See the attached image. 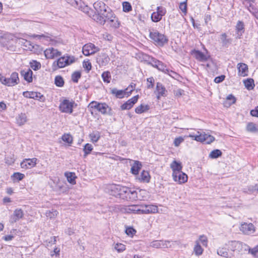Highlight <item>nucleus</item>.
Listing matches in <instances>:
<instances>
[{"label": "nucleus", "mask_w": 258, "mask_h": 258, "mask_svg": "<svg viewBox=\"0 0 258 258\" xmlns=\"http://www.w3.org/2000/svg\"><path fill=\"white\" fill-rule=\"evenodd\" d=\"M247 8L249 12L253 16L258 12V10L253 6V4L252 5L247 6Z\"/></svg>", "instance_id": "nucleus-64"}, {"label": "nucleus", "mask_w": 258, "mask_h": 258, "mask_svg": "<svg viewBox=\"0 0 258 258\" xmlns=\"http://www.w3.org/2000/svg\"><path fill=\"white\" fill-rule=\"evenodd\" d=\"M58 214V212L54 210L51 209V210H48L46 212L45 215L46 217L49 218L50 219H52L55 218L57 215Z\"/></svg>", "instance_id": "nucleus-48"}, {"label": "nucleus", "mask_w": 258, "mask_h": 258, "mask_svg": "<svg viewBox=\"0 0 258 258\" xmlns=\"http://www.w3.org/2000/svg\"><path fill=\"white\" fill-rule=\"evenodd\" d=\"M102 78L104 82H106L107 83H109L111 79L110 73L108 72H103L102 74Z\"/></svg>", "instance_id": "nucleus-54"}, {"label": "nucleus", "mask_w": 258, "mask_h": 258, "mask_svg": "<svg viewBox=\"0 0 258 258\" xmlns=\"http://www.w3.org/2000/svg\"><path fill=\"white\" fill-rule=\"evenodd\" d=\"M89 138L93 143H96L100 138V134L98 131H94L89 135Z\"/></svg>", "instance_id": "nucleus-39"}, {"label": "nucleus", "mask_w": 258, "mask_h": 258, "mask_svg": "<svg viewBox=\"0 0 258 258\" xmlns=\"http://www.w3.org/2000/svg\"><path fill=\"white\" fill-rule=\"evenodd\" d=\"M138 179L141 182H149L150 179V176L148 171L143 170L138 177Z\"/></svg>", "instance_id": "nucleus-33"}, {"label": "nucleus", "mask_w": 258, "mask_h": 258, "mask_svg": "<svg viewBox=\"0 0 258 258\" xmlns=\"http://www.w3.org/2000/svg\"><path fill=\"white\" fill-rule=\"evenodd\" d=\"M246 130L248 132H256L258 131L256 125L253 122H249L246 126Z\"/></svg>", "instance_id": "nucleus-51"}, {"label": "nucleus", "mask_w": 258, "mask_h": 258, "mask_svg": "<svg viewBox=\"0 0 258 258\" xmlns=\"http://www.w3.org/2000/svg\"><path fill=\"white\" fill-rule=\"evenodd\" d=\"M125 233L130 236L133 237L136 233V230L132 227H129L126 228Z\"/></svg>", "instance_id": "nucleus-58"}, {"label": "nucleus", "mask_w": 258, "mask_h": 258, "mask_svg": "<svg viewBox=\"0 0 258 258\" xmlns=\"http://www.w3.org/2000/svg\"><path fill=\"white\" fill-rule=\"evenodd\" d=\"M83 68L88 72L92 69L91 63L90 62L89 60L87 59L84 60L83 62Z\"/></svg>", "instance_id": "nucleus-55"}, {"label": "nucleus", "mask_w": 258, "mask_h": 258, "mask_svg": "<svg viewBox=\"0 0 258 258\" xmlns=\"http://www.w3.org/2000/svg\"><path fill=\"white\" fill-rule=\"evenodd\" d=\"M109 22L110 25L113 28H118L119 26V23L118 19L113 14L107 21Z\"/></svg>", "instance_id": "nucleus-34"}, {"label": "nucleus", "mask_w": 258, "mask_h": 258, "mask_svg": "<svg viewBox=\"0 0 258 258\" xmlns=\"http://www.w3.org/2000/svg\"><path fill=\"white\" fill-rule=\"evenodd\" d=\"M67 180L69 182L72 184L75 183V179L76 178L75 174L73 172H68L65 173Z\"/></svg>", "instance_id": "nucleus-46"}, {"label": "nucleus", "mask_w": 258, "mask_h": 258, "mask_svg": "<svg viewBox=\"0 0 258 258\" xmlns=\"http://www.w3.org/2000/svg\"><path fill=\"white\" fill-rule=\"evenodd\" d=\"M172 177L174 181L179 184L186 182L188 179L187 175L182 171L172 175Z\"/></svg>", "instance_id": "nucleus-19"}, {"label": "nucleus", "mask_w": 258, "mask_h": 258, "mask_svg": "<svg viewBox=\"0 0 258 258\" xmlns=\"http://www.w3.org/2000/svg\"><path fill=\"white\" fill-rule=\"evenodd\" d=\"M194 251L197 255H200L203 253V249L198 242H197L194 247Z\"/></svg>", "instance_id": "nucleus-53"}, {"label": "nucleus", "mask_w": 258, "mask_h": 258, "mask_svg": "<svg viewBox=\"0 0 258 258\" xmlns=\"http://www.w3.org/2000/svg\"><path fill=\"white\" fill-rule=\"evenodd\" d=\"M123 11L125 12H128L132 10V6L128 2H124L122 4Z\"/></svg>", "instance_id": "nucleus-59"}, {"label": "nucleus", "mask_w": 258, "mask_h": 258, "mask_svg": "<svg viewBox=\"0 0 258 258\" xmlns=\"http://www.w3.org/2000/svg\"><path fill=\"white\" fill-rule=\"evenodd\" d=\"M27 121V117L25 114L21 113L17 117V122L19 125L24 124Z\"/></svg>", "instance_id": "nucleus-44"}, {"label": "nucleus", "mask_w": 258, "mask_h": 258, "mask_svg": "<svg viewBox=\"0 0 258 258\" xmlns=\"http://www.w3.org/2000/svg\"><path fill=\"white\" fill-rule=\"evenodd\" d=\"M112 14L111 11H108L107 13H103L101 15H92V19L100 24L104 25Z\"/></svg>", "instance_id": "nucleus-13"}, {"label": "nucleus", "mask_w": 258, "mask_h": 258, "mask_svg": "<svg viewBox=\"0 0 258 258\" xmlns=\"http://www.w3.org/2000/svg\"><path fill=\"white\" fill-rule=\"evenodd\" d=\"M44 53L47 59H54L61 55L60 51L52 47L46 49L44 51Z\"/></svg>", "instance_id": "nucleus-16"}, {"label": "nucleus", "mask_w": 258, "mask_h": 258, "mask_svg": "<svg viewBox=\"0 0 258 258\" xmlns=\"http://www.w3.org/2000/svg\"><path fill=\"white\" fill-rule=\"evenodd\" d=\"M228 248L232 251L244 252L248 248V245L239 241H231L228 243Z\"/></svg>", "instance_id": "nucleus-5"}, {"label": "nucleus", "mask_w": 258, "mask_h": 258, "mask_svg": "<svg viewBox=\"0 0 258 258\" xmlns=\"http://www.w3.org/2000/svg\"><path fill=\"white\" fill-rule=\"evenodd\" d=\"M0 82L3 85L9 87L14 86L19 83L18 74L16 72H13L11 75L10 77L8 78L0 75Z\"/></svg>", "instance_id": "nucleus-4"}, {"label": "nucleus", "mask_w": 258, "mask_h": 258, "mask_svg": "<svg viewBox=\"0 0 258 258\" xmlns=\"http://www.w3.org/2000/svg\"><path fill=\"white\" fill-rule=\"evenodd\" d=\"M150 109L149 106L146 104H141L137 107L135 109L136 113L138 114H141L144 112H147Z\"/></svg>", "instance_id": "nucleus-37"}, {"label": "nucleus", "mask_w": 258, "mask_h": 258, "mask_svg": "<svg viewBox=\"0 0 258 258\" xmlns=\"http://www.w3.org/2000/svg\"><path fill=\"white\" fill-rule=\"evenodd\" d=\"M166 13V10L163 7H158L156 11L153 12L151 15L152 21L154 22H158Z\"/></svg>", "instance_id": "nucleus-9"}, {"label": "nucleus", "mask_w": 258, "mask_h": 258, "mask_svg": "<svg viewBox=\"0 0 258 258\" xmlns=\"http://www.w3.org/2000/svg\"><path fill=\"white\" fill-rule=\"evenodd\" d=\"M21 75L23 76L25 81L28 83L32 82L33 81V72L30 69H25L20 72Z\"/></svg>", "instance_id": "nucleus-26"}, {"label": "nucleus", "mask_w": 258, "mask_h": 258, "mask_svg": "<svg viewBox=\"0 0 258 258\" xmlns=\"http://www.w3.org/2000/svg\"><path fill=\"white\" fill-rule=\"evenodd\" d=\"M55 84L57 86L62 87L64 84L62 78L59 76H56L55 78Z\"/></svg>", "instance_id": "nucleus-57"}, {"label": "nucleus", "mask_w": 258, "mask_h": 258, "mask_svg": "<svg viewBox=\"0 0 258 258\" xmlns=\"http://www.w3.org/2000/svg\"><path fill=\"white\" fill-rule=\"evenodd\" d=\"M99 50V48L91 43H89L84 45L82 48V52L86 56L94 54Z\"/></svg>", "instance_id": "nucleus-10"}, {"label": "nucleus", "mask_w": 258, "mask_h": 258, "mask_svg": "<svg viewBox=\"0 0 258 258\" xmlns=\"http://www.w3.org/2000/svg\"><path fill=\"white\" fill-rule=\"evenodd\" d=\"M111 93L115 95L117 97L119 98H123L126 94H128V92H127L126 90H118L115 88L112 89L111 90Z\"/></svg>", "instance_id": "nucleus-36"}, {"label": "nucleus", "mask_w": 258, "mask_h": 258, "mask_svg": "<svg viewBox=\"0 0 258 258\" xmlns=\"http://www.w3.org/2000/svg\"><path fill=\"white\" fill-rule=\"evenodd\" d=\"M139 98V96L136 95L131 99H129L125 103L123 104L121 106V108L122 110H126V109H130L137 102Z\"/></svg>", "instance_id": "nucleus-23"}, {"label": "nucleus", "mask_w": 258, "mask_h": 258, "mask_svg": "<svg viewBox=\"0 0 258 258\" xmlns=\"http://www.w3.org/2000/svg\"><path fill=\"white\" fill-rule=\"evenodd\" d=\"M33 38H37L38 39L41 40L43 42H49L53 40L52 36L47 33L41 35H33L32 36Z\"/></svg>", "instance_id": "nucleus-29"}, {"label": "nucleus", "mask_w": 258, "mask_h": 258, "mask_svg": "<svg viewBox=\"0 0 258 258\" xmlns=\"http://www.w3.org/2000/svg\"><path fill=\"white\" fill-rule=\"evenodd\" d=\"M189 137L197 141L205 142L208 144H211L215 140V138L213 136L205 133L199 134L198 132V135H189Z\"/></svg>", "instance_id": "nucleus-6"}, {"label": "nucleus", "mask_w": 258, "mask_h": 258, "mask_svg": "<svg viewBox=\"0 0 258 258\" xmlns=\"http://www.w3.org/2000/svg\"><path fill=\"white\" fill-rule=\"evenodd\" d=\"M171 243H172L173 244L174 243H177V241H175L173 242V241H169V240L160 241L161 247H162V248L171 247L172 245L170 244Z\"/></svg>", "instance_id": "nucleus-50"}, {"label": "nucleus", "mask_w": 258, "mask_h": 258, "mask_svg": "<svg viewBox=\"0 0 258 258\" xmlns=\"http://www.w3.org/2000/svg\"><path fill=\"white\" fill-rule=\"evenodd\" d=\"M38 159L36 158L25 159L21 163V168L24 169H30L35 167L37 164Z\"/></svg>", "instance_id": "nucleus-15"}, {"label": "nucleus", "mask_w": 258, "mask_h": 258, "mask_svg": "<svg viewBox=\"0 0 258 258\" xmlns=\"http://www.w3.org/2000/svg\"><path fill=\"white\" fill-rule=\"evenodd\" d=\"M75 61V58L73 56H63L59 58L57 61L53 62L52 68L53 71H56L59 68H62L66 66L70 65Z\"/></svg>", "instance_id": "nucleus-1"}, {"label": "nucleus", "mask_w": 258, "mask_h": 258, "mask_svg": "<svg viewBox=\"0 0 258 258\" xmlns=\"http://www.w3.org/2000/svg\"><path fill=\"white\" fill-rule=\"evenodd\" d=\"M76 8L88 14L90 17L92 18V11L90 9L88 6L85 5L84 3H82L81 1V3L79 4L78 7Z\"/></svg>", "instance_id": "nucleus-32"}, {"label": "nucleus", "mask_w": 258, "mask_h": 258, "mask_svg": "<svg viewBox=\"0 0 258 258\" xmlns=\"http://www.w3.org/2000/svg\"><path fill=\"white\" fill-rule=\"evenodd\" d=\"M24 47L25 49H29L30 51H35L39 48L38 45H32L30 41L21 38L17 37V45Z\"/></svg>", "instance_id": "nucleus-8"}, {"label": "nucleus", "mask_w": 258, "mask_h": 258, "mask_svg": "<svg viewBox=\"0 0 258 258\" xmlns=\"http://www.w3.org/2000/svg\"><path fill=\"white\" fill-rule=\"evenodd\" d=\"M94 8L95 10V14H99L100 12H101L102 9H104V8H107V7L104 3L100 2L95 3L94 4Z\"/></svg>", "instance_id": "nucleus-35"}, {"label": "nucleus", "mask_w": 258, "mask_h": 258, "mask_svg": "<svg viewBox=\"0 0 258 258\" xmlns=\"http://www.w3.org/2000/svg\"><path fill=\"white\" fill-rule=\"evenodd\" d=\"M133 162L131 164V173L134 175H138L139 172L142 167V164L141 162L136 160H132Z\"/></svg>", "instance_id": "nucleus-24"}, {"label": "nucleus", "mask_w": 258, "mask_h": 258, "mask_svg": "<svg viewBox=\"0 0 258 258\" xmlns=\"http://www.w3.org/2000/svg\"><path fill=\"white\" fill-rule=\"evenodd\" d=\"M247 251H248V253L251 254L253 256L258 258V245L253 248H250L248 245V248L246 249Z\"/></svg>", "instance_id": "nucleus-43"}, {"label": "nucleus", "mask_w": 258, "mask_h": 258, "mask_svg": "<svg viewBox=\"0 0 258 258\" xmlns=\"http://www.w3.org/2000/svg\"><path fill=\"white\" fill-rule=\"evenodd\" d=\"M17 37L11 33H6L3 35L2 44L8 49H11L17 46Z\"/></svg>", "instance_id": "nucleus-3"}, {"label": "nucleus", "mask_w": 258, "mask_h": 258, "mask_svg": "<svg viewBox=\"0 0 258 258\" xmlns=\"http://www.w3.org/2000/svg\"><path fill=\"white\" fill-rule=\"evenodd\" d=\"M68 3L71 5L75 8H77L80 3H81V0H66Z\"/></svg>", "instance_id": "nucleus-62"}, {"label": "nucleus", "mask_w": 258, "mask_h": 258, "mask_svg": "<svg viewBox=\"0 0 258 258\" xmlns=\"http://www.w3.org/2000/svg\"><path fill=\"white\" fill-rule=\"evenodd\" d=\"M243 83L245 88L249 90H252L254 86V81L252 79H248L244 81Z\"/></svg>", "instance_id": "nucleus-42"}, {"label": "nucleus", "mask_w": 258, "mask_h": 258, "mask_svg": "<svg viewBox=\"0 0 258 258\" xmlns=\"http://www.w3.org/2000/svg\"><path fill=\"white\" fill-rule=\"evenodd\" d=\"M93 150V147L92 145L87 143L86 144L83 148V151L84 152V157H86L88 154H89Z\"/></svg>", "instance_id": "nucleus-49"}, {"label": "nucleus", "mask_w": 258, "mask_h": 258, "mask_svg": "<svg viewBox=\"0 0 258 258\" xmlns=\"http://www.w3.org/2000/svg\"><path fill=\"white\" fill-rule=\"evenodd\" d=\"M91 104L92 107L96 109L99 112L103 114H106L110 113V108L106 103H100L92 102Z\"/></svg>", "instance_id": "nucleus-11"}, {"label": "nucleus", "mask_w": 258, "mask_h": 258, "mask_svg": "<svg viewBox=\"0 0 258 258\" xmlns=\"http://www.w3.org/2000/svg\"><path fill=\"white\" fill-rule=\"evenodd\" d=\"M170 168L172 170V175L181 172L182 166L180 162L174 160L170 164Z\"/></svg>", "instance_id": "nucleus-27"}, {"label": "nucleus", "mask_w": 258, "mask_h": 258, "mask_svg": "<svg viewBox=\"0 0 258 258\" xmlns=\"http://www.w3.org/2000/svg\"><path fill=\"white\" fill-rule=\"evenodd\" d=\"M24 177L25 175L24 174L15 172L12 175L11 178L14 182H18L22 180Z\"/></svg>", "instance_id": "nucleus-41"}, {"label": "nucleus", "mask_w": 258, "mask_h": 258, "mask_svg": "<svg viewBox=\"0 0 258 258\" xmlns=\"http://www.w3.org/2000/svg\"><path fill=\"white\" fill-rule=\"evenodd\" d=\"M229 248L225 247L219 248L217 249V253L224 257H231L234 255L233 253L229 252Z\"/></svg>", "instance_id": "nucleus-30"}, {"label": "nucleus", "mask_w": 258, "mask_h": 258, "mask_svg": "<svg viewBox=\"0 0 258 258\" xmlns=\"http://www.w3.org/2000/svg\"><path fill=\"white\" fill-rule=\"evenodd\" d=\"M104 191L105 192H117L118 194H135L137 191H131V189L126 187L114 184H107L105 186Z\"/></svg>", "instance_id": "nucleus-2"}, {"label": "nucleus", "mask_w": 258, "mask_h": 258, "mask_svg": "<svg viewBox=\"0 0 258 258\" xmlns=\"http://www.w3.org/2000/svg\"><path fill=\"white\" fill-rule=\"evenodd\" d=\"M23 211L21 209H17L12 215L10 217V222L12 224L15 223L22 219L24 216Z\"/></svg>", "instance_id": "nucleus-17"}, {"label": "nucleus", "mask_w": 258, "mask_h": 258, "mask_svg": "<svg viewBox=\"0 0 258 258\" xmlns=\"http://www.w3.org/2000/svg\"><path fill=\"white\" fill-rule=\"evenodd\" d=\"M222 155V152L218 149L214 150L209 154V157L212 159L217 158Z\"/></svg>", "instance_id": "nucleus-47"}, {"label": "nucleus", "mask_w": 258, "mask_h": 258, "mask_svg": "<svg viewBox=\"0 0 258 258\" xmlns=\"http://www.w3.org/2000/svg\"><path fill=\"white\" fill-rule=\"evenodd\" d=\"M152 66L159 70L168 74L172 77H174L171 74H169V70L166 68V66L161 61L154 59L152 62Z\"/></svg>", "instance_id": "nucleus-18"}, {"label": "nucleus", "mask_w": 258, "mask_h": 258, "mask_svg": "<svg viewBox=\"0 0 258 258\" xmlns=\"http://www.w3.org/2000/svg\"><path fill=\"white\" fill-rule=\"evenodd\" d=\"M236 38H240L242 34L243 33L244 30V24L241 21H238L236 26Z\"/></svg>", "instance_id": "nucleus-31"}, {"label": "nucleus", "mask_w": 258, "mask_h": 258, "mask_svg": "<svg viewBox=\"0 0 258 258\" xmlns=\"http://www.w3.org/2000/svg\"><path fill=\"white\" fill-rule=\"evenodd\" d=\"M23 95L26 98L38 100L42 102H44L45 100V97L40 92L34 91H25L23 93Z\"/></svg>", "instance_id": "nucleus-12"}, {"label": "nucleus", "mask_w": 258, "mask_h": 258, "mask_svg": "<svg viewBox=\"0 0 258 258\" xmlns=\"http://www.w3.org/2000/svg\"><path fill=\"white\" fill-rule=\"evenodd\" d=\"M220 39L223 46H226L230 44L232 41L231 39L227 38V36L225 33H222L220 35Z\"/></svg>", "instance_id": "nucleus-40"}, {"label": "nucleus", "mask_w": 258, "mask_h": 258, "mask_svg": "<svg viewBox=\"0 0 258 258\" xmlns=\"http://www.w3.org/2000/svg\"><path fill=\"white\" fill-rule=\"evenodd\" d=\"M167 92V91L164 86L161 83L158 82L155 91L157 99L159 100L162 96H165Z\"/></svg>", "instance_id": "nucleus-22"}, {"label": "nucleus", "mask_w": 258, "mask_h": 258, "mask_svg": "<svg viewBox=\"0 0 258 258\" xmlns=\"http://www.w3.org/2000/svg\"><path fill=\"white\" fill-rule=\"evenodd\" d=\"M115 249L118 252H120L125 249V246L121 243H117L115 246Z\"/></svg>", "instance_id": "nucleus-61"}, {"label": "nucleus", "mask_w": 258, "mask_h": 258, "mask_svg": "<svg viewBox=\"0 0 258 258\" xmlns=\"http://www.w3.org/2000/svg\"><path fill=\"white\" fill-rule=\"evenodd\" d=\"M81 77V74L79 72H74L72 75V79L73 82L77 83L78 80Z\"/></svg>", "instance_id": "nucleus-60"}, {"label": "nucleus", "mask_w": 258, "mask_h": 258, "mask_svg": "<svg viewBox=\"0 0 258 258\" xmlns=\"http://www.w3.org/2000/svg\"><path fill=\"white\" fill-rule=\"evenodd\" d=\"M62 140L69 145H71L73 141V138L70 134H64L61 137Z\"/></svg>", "instance_id": "nucleus-45"}, {"label": "nucleus", "mask_w": 258, "mask_h": 258, "mask_svg": "<svg viewBox=\"0 0 258 258\" xmlns=\"http://www.w3.org/2000/svg\"><path fill=\"white\" fill-rule=\"evenodd\" d=\"M193 56L199 61L201 62H205L210 59L209 55L205 54L199 50H194L192 51Z\"/></svg>", "instance_id": "nucleus-20"}, {"label": "nucleus", "mask_w": 258, "mask_h": 258, "mask_svg": "<svg viewBox=\"0 0 258 258\" xmlns=\"http://www.w3.org/2000/svg\"><path fill=\"white\" fill-rule=\"evenodd\" d=\"M150 37L156 45L160 46H163L165 43H167L168 40L165 36L157 31L151 32Z\"/></svg>", "instance_id": "nucleus-7"}, {"label": "nucleus", "mask_w": 258, "mask_h": 258, "mask_svg": "<svg viewBox=\"0 0 258 258\" xmlns=\"http://www.w3.org/2000/svg\"><path fill=\"white\" fill-rule=\"evenodd\" d=\"M184 141V137L179 136L176 138L173 142L174 146L177 147Z\"/></svg>", "instance_id": "nucleus-56"}, {"label": "nucleus", "mask_w": 258, "mask_h": 258, "mask_svg": "<svg viewBox=\"0 0 258 258\" xmlns=\"http://www.w3.org/2000/svg\"><path fill=\"white\" fill-rule=\"evenodd\" d=\"M240 230L245 234H250L254 233L255 227L252 223H244L241 225Z\"/></svg>", "instance_id": "nucleus-21"}, {"label": "nucleus", "mask_w": 258, "mask_h": 258, "mask_svg": "<svg viewBox=\"0 0 258 258\" xmlns=\"http://www.w3.org/2000/svg\"><path fill=\"white\" fill-rule=\"evenodd\" d=\"M74 102L64 100L59 105L60 110L62 112L71 113L73 112Z\"/></svg>", "instance_id": "nucleus-14"}, {"label": "nucleus", "mask_w": 258, "mask_h": 258, "mask_svg": "<svg viewBox=\"0 0 258 258\" xmlns=\"http://www.w3.org/2000/svg\"><path fill=\"white\" fill-rule=\"evenodd\" d=\"M109 60L108 56L105 53L100 54L97 58V62L101 67L106 66L108 63Z\"/></svg>", "instance_id": "nucleus-25"}, {"label": "nucleus", "mask_w": 258, "mask_h": 258, "mask_svg": "<svg viewBox=\"0 0 258 258\" xmlns=\"http://www.w3.org/2000/svg\"><path fill=\"white\" fill-rule=\"evenodd\" d=\"M147 88L148 89L152 88L154 86L155 82L154 79L153 77H150L147 79Z\"/></svg>", "instance_id": "nucleus-63"}, {"label": "nucleus", "mask_w": 258, "mask_h": 258, "mask_svg": "<svg viewBox=\"0 0 258 258\" xmlns=\"http://www.w3.org/2000/svg\"><path fill=\"white\" fill-rule=\"evenodd\" d=\"M237 69L239 76L244 77L247 75L248 67L246 64L243 63H238Z\"/></svg>", "instance_id": "nucleus-28"}, {"label": "nucleus", "mask_w": 258, "mask_h": 258, "mask_svg": "<svg viewBox=\"0 0 258 258\" xmlns=\"http://www.w3.org/2000/svg\"><path fill=\"white\" fill-rule=\"evenodd\" d=\"M145 214L155 213L158 212V207L155 205L146 206V209L143 210Z\"/></svg>", "instance_id": "nucleus-38"}, {"label": "nucleus", "mask_w": 258, "mask_h": 258, "mask_svg": "<svg viewBox=\"0 0 258 258\" xmlns=\"http://www.w3.org/2000/svg\"><path fill=\"white\" fill-rule=\"evenodd\" d=\"M31 68L34 70H38L41 68V64L36 60H32L30 63Z\"/></svg>", "instance_id": "nucleus-52"}]
</instances>
